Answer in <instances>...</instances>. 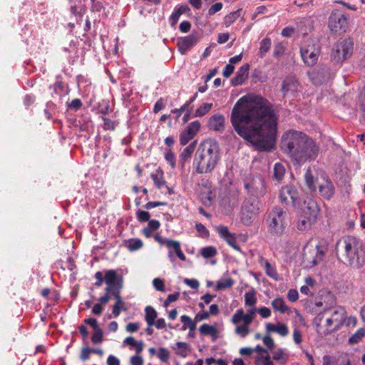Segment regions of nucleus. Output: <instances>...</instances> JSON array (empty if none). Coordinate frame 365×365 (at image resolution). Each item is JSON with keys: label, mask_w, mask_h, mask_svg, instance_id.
I'll use <instances>...</instances> for the list:
<instances>
[{"label": "nucleus", "mask_w": 365, "mask_h": 365, "mask_svg": "<svg viewBox=\"0 0 365 365\" xmlns=\"http://www.w3.org/2000/svg\"><path fill=\"white\" fill-rule=\"evenodd\" d=\"M271 45V39L269 38H264L261 41L257 53L259 58H263L265 56L266 53L269 51Z\"/></svg>", "instance_id": "2f4dec72"}, {"label": "nucleus", "mask_w": 365, "mask_h": 365, "mask_svg": "<svg viewBox=\"0 0 365 365\" xmlns=\"http://www.w3.org/2000/svg\"><path fill=\"white\" fill-rule=\"evenodd\" d=\"M215 230L218 232L220 237L225 240L232 233L229 231L228 227L224 225H219L215 227Z\"/></svg>", "instance_id": "de8ad7c7"}, {"label": "nucleus", "mask_w": 365, "mask_h": 365, "mask_svg": "<svg viewBox=\"0 0 365 365\" xmlns=\"http://www.w3.org/2000/svg\"><path fill=\"white\" fill-rule=\"evenodd\" d=\"M166 106V100L163 98H159L153 106V113H158L160 110H163Z\"/></svg>", "instance_id": "603ef678"}, {"label": "nucleus", "mask_w": 365, "mask_h": 365, "mask_svg": "<svg viewBox=\"0 0 365 365\" xmlns=\"http://www.w3.org/2000/svg\"><path fill=\"white\" fill-rule=\"evenodd\" d=\"M195 143H190L187 145L181 153L180 158V161L185 163L188 158H190L195 150Z\"/></svg>", "instance_id": "4c0bfd02"}, {"label": "nucleus", "mask_w": 365, "mask_h": 365, "mask_svg": "<svg viewBox=\"0 0 365 365\" xmlns=\"http://www.w3.org/2000/svg\"><path fill=\"white\" fill-rule=\"evenodd\" d=\"M319 192L326 200H330L334 196L335 187L331 180L325 178L323 182L319 184Z\"/></svg>", "instance_id": "6ab92c4d"}, {"label": "nucleus", "mask_w": 365, "mask_h": 365, "mask_svg": "<svg viewBox=\"0 0 365 365\" xmlns=\"http://www.w3.org/2000/svg\"><path fill=\"white\" fill-rule=\"evenodd\" d=\"M272 358L274 360L280 361V360H287V357L285 356V354L282 349H279L277 351L273 352Z\"/></svg>", "instance_id": "774afa93"}, {"label": "nucleus", "mask_w": 365, "mask_h": 365, "mask_svg": "<svg viewBox=\"0 0 365 365\" xmlns=\"http://www.w3.org/2000/svg\"><path fill=\"white\" fill-rule=\"evenodd\" d=\"M235 281L231 277H227L223 281H217L215 287V291L231 288L234 285Z\"/></svg>", "instance_id": "c9c22d12"}, {"label": "nucleus", "mask_w": 365, "mask_h": 365, "mask_svg": "<svg viewBox=\"0 0 365 365\" xmlns=\"http://www.w3.org/2000/svg\"><path fill=\"white\" fill-rule=\"evenodd\" d=\"M335 252L338 261L346 267L360 269L365 264V247L354 236L346 235L338 240Z\"/></svg>", "instance_id": "7ed1b4c3"}, {"label": "nucleus", "mask_w": 365, "mask_h": 365, "mask_svg": "<svg viewBox=\"0 0 365 365\" xmlns=\"http://www.w3.org/2000/svg\"><path fill=\"white\" fill-rule=\"evenodd\" d=\"M140 328V324L138 322H129L125 326V331L128 333L136 332Z\"/></svg>", "instance_id": "69168bd1"}, {"label": "nucleus", "mask_w": 365, "mask_h": 365, "mask_svg": "<svg viewBox=\"0 0 365 365\" xmlns=\"http://www.w3.org/2000/svg\"><path fill=\"white\" fill-rule=\"evenodd\" d=\"M157 356L163 362H168L170 357L169 351L164 347H160L157 353Z\"/></svg>", "instance_id": "49530a36"}, {"label": "nucleus", "mask_w": 365, "mask_h": 365, "mask_svg": "<svg viewBox=\"0 0 365 365\" xmlns=\"http://www.w3.org/2000/svg\"><path fill=\"white\" fill-rule=\"evenodd\" d=\"M249 324H243L242 325L237 326L235 329V332L241 335L242 337H245L249 333Z\"/></svg>", "instance_id": "5fc2aeb1"}, {"label": "nucleus", "mask_w": 365, "mask_h": 365, "mask_svg": "<svg viewBox=\"0 0 365 365\" xmlns=\"http://www.w3.org/2000/svg\"><path fill=\"white\" fill-rule=\"evenodd\" d=\"M365 336V329H359L356 331L352 334L349 339V342L351 344L358 343Z\"/></svg>", "instance_id": "37998d69"}, {"label": "nucleus", "mask_w": 365, "mask_h": 365, "mask_svg": "<svg viewBox=\"0 0 365 365\" xmlns=\"http://www.w3.org/2000/svg\"><path fill=\"white\" fill-rule=\"evenodd\" d=\"M201 255L205 259H209L217 255V250L213 246L205 247L201 250Z\"/></svg>", "instance_id": "c03bdc74"}, {"label": "nucleus", "mask_w": 365, "mask_h": 365, "mask_svg": "<svg viewBox=\"0 0 365 365\" xmlns=\"http://www.w3.org/2000/svg\"><path fill=\"white\" fill-rule=\"evenodd\" d=\"M178 356L185 357L191 349L190 345L187 342L178 341L172 347Z\"/></svg>", "instance_id": "bb28decb"}, {"label": "nucleus", "mask_w": 365, "mask_h": 365, "mask_svg": "<svg viewBox=\"0 0 365 365\" xmlns=\"http://www.w3.org/2000/svg\"><path fill=\"white\" fill-rule=\"evenodd\" d=\"M165 158L170 163L172 168L175 167V155L170 149L166 151Z\"/></svg>", "instance_id": "6e6d98bb"}, {"label": "nucleus", "mask_w": 365, "mask_h": 365, "mask_svg": "<svg viewBox=\"0 0 365 365\" xmlns=\"http://www.w3.org/2000/svg\"><path fill=\"white\" fill-rule=\"evenodd\" d=\"M339 329H336L335 322L330 317L327 318L326 324L324 329H317V333L319 334L327 335L334 331H338Z\"/></svg>", "instance_id": "cd10ccee"}, {"label": "nucleus", "mask_w": 365, "mask_h": 365, "mask_svg": "<svg viewBox=\"0 0 365 365\" xmlns=\"http://www.w3.org/2000/svg\"><path fill=\"white\" fill-rule=\"evenodd\" d=\"M295 29L301 34L307 35L313 29V21L309 18H299L297 19Z\"/></svg>", "instance_id": "5701e85b"}, {"label": "nucleus", "mask_w": 365, "mask_h": 365, "mask_svg": "<svg viewBox=\"0 0 365 365\" xmlns=\"http://www.w3.org/2000/svg\"><path fill=\"white\" fill-rule=\"evenodd\" d=\"M297 208L302 210V215L314 218H317L319 212L317 202L312 199L301 200V205Z\"/></svg>", "instance_id": "dca6fc26"}, {"label": "nucleus", "mask_w": 365, "mask_h": 365, "mask_svg": "<svg viewBox=\"0 0 365 365\" xmlns=\"http://www.w3.org/2000/svg\"><path fill=\"white\" fill-rule=\"evenodd\" d=\"M213 104L212 103H204L202 105H201L199 108H197L195 113L193 115V117L195 118H201L205 115L207 113H208L211 109L212 108Z\"/></svg>", "instance_id": "473e14b6"}, {"label": "nucleus", "mask_w": 365, "mask_h": 365, "mask_svg": "<svg viewBox=\"0 0 365 365\" xmlns=\"http://www.w3.org/2000/svg\"><path fill=\"white\" fill-rule=\"evenodd\" d=\"M223 7V4L221 2H216L208 10V14L212 16L217 12L220 11Z\"/></svg>", "instance_id": "338daca9"}, {"label": "nucleus", "mask_w": 365, "mask_h": 365, "mask_svg": "<svg viewBox=\"0 0 365 365\" xmlns=\"http://www.w3.org/2000/svg\"><path fill=\"white\" fill-rule=\"evenodd\" d=\"M103 331L101 328L94 330V333L91 336V341L94 344H99L103 342Z\"/></svg>", "instance_id": "a18cd8bd"}, {"label": "nucleus", "mask_w": 365, "mask_h": 365, "mask_svg": "<svg viewBox=\"0 0 365 365\" xmlns=\"http://www.w3.org/2000/svg\"><path fill=\"white\" fill-rule=\"evenodd\" d=\"M143 246V241L140 239H130L128 242L127 247L130 252L140 250Z\"/></svg>", "instance_id": "58836bf2"}, {"label": "nucleus", "mask_w": 365, "mask_h": 365, "mask_svg": "<svg viewBox=\"0 0 365 365\" xmlns=\"http://www.w3.org/2000/svg\"><path fill=\"white\" fill-rule=\"evenodd\" d=\"M268 232L275 237L282 236L287 227V212L280 206H274L264 216Z\"/></svg>", "instance_id": "39448f33"}, {"label": "nucleus", "mask_w": 365, "mask_h": 365, "mask_svg": "<svg viewBox=\"0 0 365 365\" xmlns=\"http://www.w3.org/2000/svg\"><path fill=\"white\" fill-rule=\"evenodd\" d=\"M307 75L312 83L314 85L326 83L334 76L331 69L324 65L317 66L309 71Z\"/></svg>", "instance_id": "9b49d317"}, {"label": "nucleus", "mask_w": 365, "mask_h": 365, "mask_svg": "<svg viewBox=\"0 0 365 365\" xmlns=\"http://www.w3.org/2000/svg\"><path fill=\"white\" fill-rule=\"evenodd\" d=\"M195 229L197 232H199L203 237H207L210 234L209 230L206 228V227L202 223H196Z\"/></svg>", "instance_id": "e2e57ef3"}, {"label": "nucleus", "mask_w": 365, "mask_h": 365, "mask_svg": "<svg viewBox=\"0 0 365 365\" xmlns=\"http://www.w3.org/2000/svg\"><path fill=\"white\" fill-rule=\"evenodd\" d=\"M310 253L314 255L312 259H309L307 256V254H304L305 260L307 261L311 267L316 266L319 264L322 260L323 257L325 255V251L322 250V248L319 245H317L315 248Z\"/></svg>", "instance_id": "412c9836"}, {"label": "nucleus", "mask_w": 365, "mask_h": 365, "mask_svg": "<svg viewBox=\"0 0 365 365\" xmlns=\"http://www.w3.org/2000/svg\"><path fill=\"white\" fill-rule=\"evenodd\" d=\"M180 321L182 324V327L181 330L185 331L186 329H189L188 336L191 338L195 337V331L196 330L197 326L195 322H192V319L190 317L187 315H182L180 317Z\"/></svg>", "instance_id": "393cba45"}, {"label": "nucleus", "mask_w": 365, "mask_h": 365, "mask_svg": "<svg viewBox=\"0 0 365 365\" xmlns=\"http://www.w3.org/2000/svg\"><path fill=\"white\" fill-rule=\"evenodd\" d=\"M165 245L169 250L168 257L170 259H171L174 257L173 252L172 251V250H173L175 254L176 255V256L180 260H182V261L186 260V256L182 251L180 242L170 239L169 240L165 241Z\"/></svg>", "instance_id": "a211bd4d"}, {"label": "nucleus", "mask_w": 365, "mask_h": 365, "mask_svg": "<svg viewBox=\"0 0 365 365\" xmlns=\"http://www.w3.org/2000/svg\"><path fill=\"white\" fill-rule=\"evenodd\" d=\"M331 317L335 322L336 329H340L345 322L346 311L343 307H338L332 312Z\"/></svg>", "instance_id": "b1692460"}, {"label": "nucleus", "mask_w": 365, "mask_h": 365, "mask_svg": "<svg viewBox=\"0 0 365 365\" xmlns=\"http://www.w3.org/2000/svg\"><path fill=\"white\" fill-rule=\"evenodd\" d=\"M261 203L257 198H245L240 209V221L245 226H250L260 213Z\"/></svg>", "instance_id": "0eeeda50"}, {"label": "nucleus", "mask_w": 365, "mask_h": 365, "mask_svg": "<svg viewBox=\"0 0 365 365\" xmlns=\"http://www.w3.org/2000/svg\"><path fill=\"white\" fill-rule=\"evenodd\" d=\"M245 188L248 193L257 197L263 196L266 192L264 180L261 177H257L250 183H245Z\"/></svg>", "instance_id": "2eb2a0df"}, {"label": "nucleus", "mask_w": 365, "mask_h": 365, "mask_svg": "<svg viewBox=\"0 0 365 365\" xmlns=\"http://www.w3.org/2000/svg\"><path fill=\"white\" fill-rule=\"evenodd\" d=\"M194 138L190 133H187L185 130H183L180 135V143L182 145H186L190 140Z\"/></svg>", "instance_id": "864d4df0"}, {"label": "nucleus", "mask_w": 365, "mask_h": 365, "mask_svg": "<svg viewBox=\"0 0 365 365\" xmlns=\"http://www.w3.org/2000/svg\"><path fill=\"white\" fill-rule=\"evenodd\" d=\"M279 202L285 206L297 208L301 205V197L297 188L293 185L282 186L279 192Z\"/></svg>", "instance_id": "6e6552de"}, {"label": "nucleus", "mask_w": 365, "mask_h": 365, "mask_svg": "<svg viewBox=\"0 0 365 365\" xmlns=\"http://www.w3.org/2000/svg\"><path fill=\"white\" fill-rule=\"evenodd\" d=\"M225 117L222 114H214L208 120L209 129L215 131H223L225 129Z\"/></svg>", "instance_id": "aec40b11"}, {"label": "nucleus", "mask_w": 365, "mask_h": 365, "mask_svg": "<svg viewBox=\"0 0 365 365\" xmlns=\"http://www.w3.org/2000/svg\"><path fill=\"white\" fill-rule=\"evenodd\" d=\"M300 53L304 63L307 66H313L318 60L320 51L314 44H307L301 48Z\"/></svg>", "instance_id": "f8f14e48"}, {"label": "nucleus", "mask_w": 365, "mask_h": 365, "mask_svg": "<svg viewBox=\"0 0 365 365\" xmlns=\"http://www.w3.org/2000/svg\"><path fill=\"white\" fill-rule=\"evenodd\" d=\"M123 277L117 275L115 269L105 271V282L106 287V292L110 293V295L115 299V304L124 305V302L120 296L121 289L123 287Z\"/></svg>", "instance_id": "423d86ee"}, {"label": "nucleus", "mask_w": 365, "mask_h": 365, "mask_svg": "<svg viewBox=\"0 0 365 365\" xmlns=\"http://www.w3.org/2000/svg\"><path fill=\"white\" fill-rule=\"evenodd\" d=\"M280 148L297 164L315 160L319 152L318 147L311 138L296 130H289L282 135Z\"/></svg>", "instance_id": "f03ea898"}, {"label": "nucleus", "mask_w": 365, "mask_h": 365, "mask_svg": "<svg viewBox=\"0 0 365 365\" xmlns=\"http://www.w3.org/2000/svg\"><path fill=\"white\" fill-rule=\"evenodd\" d=\"M150 217V215L148 211L138 210L136 212V218L139 222H147L149 220Z\"/></svg>", "instance_id": "3c124183"}, {"label": "nucleus", "mask_w": 365, "mask_h": 365, "mask_svg": "<svg viewBox=\"0 0 365 365\" xmlns=\"http://www.w3.org/2000/svg\"><path fill=\"white\" fill-rule=\"evenodd\" d=\"M150 177L158 189H161L165 184V180L163 177V171L160 168H158L155 172L152 173L150 174Z\"/></svg>", "instance_id": "c756f323"}, {"label": "nucleus", "mask_w": 365, "mask_h": 365, "mask_svg": "<svg viewBox=\"0 0 365 365\" xmlns=\"http://www.w3.org/2000/svg\"><path fill=\"white\" fill-rule=\"evenodd\" d=\"M201 124L199 120H195L188 124L187 128L185 129L187 133H190L194 137L197 135L200 130Z\"/></svg>", "instance_id": "a19ab883"}, {"label": "nucleus", "mask_w": 365, "mask_h": 365, "mask_svg": "<svg viewBox=\"0 0 365 365\" xmlns=\"http://www.w3.org/2000/svg\"><path fill=\"white\" fill-rule=\"evenodd\" d=\"M264 271L267 276L274 279H277L278 274L277 269L268 262V260L264 261Z\"/></svg>", "instance_id": "ea45409f"}, {"label": "nucleus", "mask_w": 365, "mask_h": 365, "mask_svg": "<svg viewBox=\"0 0 365 365\" xmlns=\"http://www.w3.org/2000/svg\"><path fill=\"white\" fill-rule=\"evenodd\" d=\"M243 322V309H237L235 314L232 317V322L235 324H239Z\"/></svg>", "instance_id": "052dcab7"}, {"label": "nucleus", "mask_w": 365, "mask_h": 365, "mask_svg": "<svg viewBox=\"0 0 365 365\" xmlns=\"http://www.w3.org/2000/svg\"><path fill=\"white\" fill-rule=\"evenodd\" d=\"M226 242L235 250H240V245L237 243V240L235 234H231L229 237L224 240Z\"/></svg>", "instance_id": "09e8293b"}, {"label": "nucleus", "mask_w": 365, "mask_h": 365, "mask_svg": "<svg viewBox=\"0 0 365 365\" xmlns=\"http://www.w3.org/2000/svg\"><path fill=\"white\" fill-rule=\"evenodd\" d=\"M257 312L256 308H252L249 311V313L245 314L243 313V322L246 324H250L255 317V312Z\"/></svg>", "instance_id": "8fccbe9b"}, {"label": "nucleus", "mask_w": 365, "mask_h": 365, "mask_svg": "<svg viewBox=\"0 0 365 365\" xmlns=\"http://www.w3.org/2000/svg\"><path fill=\"white\" fill-rule=\"evenodd\" d=\"M199 331L202 336H210L214 341L218 336V331L215 326L209 324H203L199 327Z\"/></svg>", "instance_id": "a878e982"}, {"label": "nucleus", "mask_w": 365, "mask_h": 365, "mask_svg": "<svg viewBox=\"0 0 365 365\" xmlns=\"http://www.w3.org/2000/svg\"><path fill=\"white\" fill-rule=\"evenodd\" d=\"M145 320L149 327H152L155 324V321L158 317L155 309L151 306H147L145 308Z\"/></svg>", "instance_id": "7c9ffc66"}, {"label": "nucleus", "mask_w": 365, "mask_h": 365, "mask_svg": "<svg viewBox=\"0 0 365 365\" xmlns=\"http://www.w3.org/2000/svg\"><path fill=\"white\" fill-rule=\"evenodd\" d=\"M92 353V349L88 346H83L81 349L80 359L83 361H86L89 359L90 354Z\"/></svg>", "instance_id": "0e129e2a"}, {"label": "nucleus", "mask_w": 365, "mask_h": 365, "mask_svg": "<svg viewBox=\"0 0 365 365\" xmlns=\"http://www.w3.org/2000/svg\"><path fill=\"white\" fill-rule=\"evenodd\" d=\"M304 182L307 190L310 192H317V172L314 168L308 167L304 173Z\"/></svg>", "instance_id": "f3484780"}, {"label": "nucleus", "mask_w": 365, "mask_h": 365, "mask_svg": "<svg viewBox=\"0 0 365 365\" xmlns=\"http://www.w3.org/2000/svg\"><path fill=\"white\" fill-rule=\"evenodd\" d=\"M284 47L281 43H277L274 46L273 56L278 58L284 53Z\"/></svg>", "instance_id": "bf43d9fd"}, {"label": "nucleus", "mask_w": 365, "mask_h": 365, "mask_svg": "<svg viewBox=\"0 0 365 365\" xmlns=\"http://www.w3.org/2000/svg\"><path fill=\"white\" fill-rule=\"evenodd\" d=\"M353 52V43L346 41L336 42L332 48L331 59L341 63L349 58Z\"/></svg>", "instance_id": "9d476101"}, {"label": "nucleus", "mask_w": 365, "mask_h": 365, "mask_svg": "<svg viewBox=\"0 0 365 365\" xmlns=\"http://www.w3.org/2000/svg\"><path fill=\"white\" fill-rule=\"evenodd\" d=\"M220 159L217 143L211 139L202 141L195 154L193 167L198 174L210 173Z\"/></svg>", "instance_id": "20e7f679"}, {"label": "nucleus", "mask_w": 365, "mask_h": 365, "mask_svg": "<svg viewBox=\"0 0 365 365\" xmlns=\"http://www.w3.org/2000/svg\"><path fill=\"white\" fill-rule=\"evenodd\" d=\"M285 174V168L284 166L280 163H276L274 166V173L273 176L274 178L277 180L278 182H280Z\"/></svg>", "instance_id": "72a5a7b5"}, {"label": "nucleus", "mask_w": 365, "mask_h": 365, "mask_svg": "<svg viewBox=\"0 0 365 365\" xmlns=\"http://www.w3.org/2000/svg\"><path fill=\"white\" fill-rule=\"evenodd\" d=\"M316 218L302 215L297 223V227L300 231H304L310 227Z\"/></svg>", "instance_id": "c85d7f7f"}, {"label": "nucleus", "mask_w": 365, "mask_h": 365, "mask_svg": "<svg viewBox=\"0 0 365 365\" xmlns=\"http://www.w3.org/2000/svg\"><path fill=\"white\" fill-rule=\"evenodd\" d=\"M153 285L155 289L160 292L165 291V284L164 282L160 278H155L153 280Z\"/></svg>", "instance_id": "680f3d73"}, {"label": "nucleus", "mask_w": 365, "mask_h": 365, "mask_svg": "<svg viewBox=\"0 0 365 365\" xmlns=\"http://www.w3.org/2000/svg\"><path fill=\"white\" fill-rule=\"evenodd\" d=\"M257 299L256 297L255 290L247 292L245 294V304L247 307H253L257 303Z\"/></svg>", "instance_id": "f704fd0d"}, {"label": "nucleus", "mask_w": 365, "mask_h": 365, "mask_svg": "<svg viewBox=\"0 0 365 365\" xmlns=\"http://www.w3.org/2000/svg\"><path fill=\"white\" fill-rule=\"evenodd\" d=\"M276 333L279 334L282 336H287L289 334L287 326L280 322L277 323Z\"/></svg>", "instance_id": "13d9d810"}, {"label": "nucleus", "mask_w": 365, "mask_h": 365, "mask_svg": "<svg viewBox=\"0 0 365 365\" xmlns=\"http://www.w3.org/2000/svg\"><path fill=\"white\" fill-rule=\"evenodd\" d=\"M272 306L273 309H274L277 311L280 312L281 313H284L288 309V307L286 305V304L282 298L274 299L272 302Z\"/></svg>", "instance_id": "e433bc0d"}, {"label": "nucleus", "mask_w": 365, "mask_h": 365, "mask_svg": "<svg viewBox=\"0 0 365 365\" xmlns=\"http://www.w3.org/2000/svg\"><path fill=\"white\" fill-rule=\"evenodd\" d=\"M250 66L246 63L240 67L235 74V76L231 80L232 86H237L242 85L248 77Z\"/></svg>", "instance_id": "4be33fe9"}, {"label": "nucleus", "mask_w": 365, "mask_h": 365, "mask_svg": "<svg viewBox=\"0 0 365 365\" xmlns=\"http://www.w3.org/2000/svg\"><path fill=\"white\" fill-rule=\"evenodd\" d=\"M102 120L103 121V128L105 130H115L118 123L115 122L106 116L101 117Z\"/></svg>", "instance_id": "79ce46f5"}, {"label": "nucleus", "mask_w": 365, "mask_h": 365, "mask_svg": "<svg viewBox=\"0 0 365 365\" xmlns=\"http://www.w3.org/2000/svg\"><path fill=\"white\" fill-rule=\"evenodd\" d=\"M198 36L197 34L191 33L188 36L178 38V49L182 55H185L187 52L198 41Z\"/></svg>", "instance_id": "ddd939ff"}, {"label": "nucleus", "mask_w": 365, "mask_h": 365, "mask_svg": "<svg viewBox=\"0 0 365 365\" xmlns=\"http://www.w3.org/2000/svg\"><path fill=\"white\" fill-rule=\"evenodd\" d=\"M82 105V101L79 98H75L71 103H67L68 108L75 111L79 110Z\"/></svg>", "instance_id": "4d7b16f0"}, {"label": "nucleus", "mask_w": 365, "mask_h": 365, "mask_svg": "<svg viewBox=\"0 0 365 365\" xmlns=\"http://www.w3.org/2000/svg\"><path fill=\"white\" fill-rule=\"evenodd\" d=\"M348 16L339 10L331 11L328 19V28L332 34H344L348 29Z\"/></svg>", "instance_id": "1a4fd4ad"}, {"label": "nucleus", "mask_w": 365, "mask_h": 365, "mask_svg": "<svg viewBox=\"0 0 365 365\" xmlns=\"http://www.w3.org/2000/svg\"><path fill=\"white\" fill-rule=\"evenodd\" d=\"M245 98H240L232 109V125L256 150L271 151L275 148L278 121L272 105L267 100L252 103Z\"/></svg>", "instance_id": "f257e3e1"}, {"label": "nucleus", "mask_w": 365, "mask_h": 365, "mask_svg": "<svg viewBox=\"0 0 365 365\" xmlns=\"http://www.w3.org/2000/svg\"><path fill=\"white\" fill-rule=\"evenodd\" d=\"M299 86L298 79L294 76H286L282 82L280 91L283 97L292 96L295 93Z\"/></svg>", "instance_id": "4468645a"}]
</instances>
